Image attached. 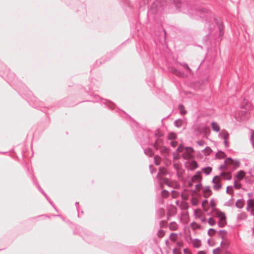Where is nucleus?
I'll list each match as a JSON object with an SVG mask.
<instances>
[{"instance_id":"nucleus-1","label":"nucleus","mask_w":254,"mask_h":254,"mask_svg":"<svg viewBox=\"0 0 254 254\" xmlns=\"http://www.w3.org/2000/svg\"><path fill=\"white\" fill-rule=\"evenodd\" d=\"M214 213L219 219L218 224L220 227H224L226 224V217L224 213L221 212L217 209H215Z\"/></svg>"},{"instance_id":"nucleus-2","label":"nucleus","mask_w":254,"mask_h":254,"mask_svg":"<svg viewBox=\"0 0 254 254\" xmlns=\"http://www.w3.org/2000/svg\"><path fill=\"white\" fill-rule=\"evenodd\" d=\"M202 180V177L201 173L198 172L194 175L191 179V182H189V185L192 186L193 183H200Z\"/></svg>"},{"instance_id":"nucleus-3","label":"nucleus","mask_w":254,"mask_h":254,"mask_svg":"<svg viewBox=\"0 0 254 254\" xmlns=\"http://www.w3.org/2000/svg\"><path fill=\"white\" fill-rule=\"evenodd\" d=\"M193 149L191 147H186L185 149V152L183 154V157L186 159H189L191 157Z\"/></svg>"},{"instance_id":"nucleus-4","label":"nucleus","mask_w":254,"mask_h":254,"mask_svg":"<svg viewBox=\"0 0 254 254\" xmlns=\"http://www.w3.org/2000/svg\"><path fill=\"white\" fill-rule=\"evenodd\" d=\"M220 180H221V179H220V177H219L218 176H215L213 178V179L212 180V182L214 184L213 188L214 189H215L216 190H218L221 188V185L220 183Z\"/></svg>"},{"instance_id":"nucleus-5","label":"nucleus","mask_w":254,"mask_h":254,"mask_svg":"<svg viewBox=\"0 0 254 254\" xmlns=\"http://www.w3.org/2000/svg\"><path fill=\"white\" fill-rule=\"evenodd\" d=\"M212 194V191L209 187H205L203 190V195L205 197H208Z\"/></svg>"},{"instance_id":"nucleus-6","label":"nucleus","mask_w":254,"mask_h":254,"mask_svg":"<svg viewBox=\"0 0 254 254\" xmlns=\"http://www.w3.org/2000/svg\"><path fill=\"white\" fill-rule=\"evenodd\" d=\"M193 246L195 248H199L200 247L201 243L199 240L194 239L191 241Z\"/></svg>"},{"instance_id":"nucleus-7","label":"nucleus","mask_w":254,"mask_h":254,"mask_svg":"<svg viewBox=\"0 0 254 254\" xmlns=\"http://www.w3.org/2000/svg\"><path fill=\"white\" fill-rule=\"evenodd\" d=\"M245 204V201L243 199H239L236 202V206L239 208H242Z\"/></svg>"},{"instance_id":"nucleus-8","label":"nucleus","mask_w":254,"mask_h":254,"mask_svg":"<svg viewBox=\"0 0 254 254\" xmlns=\"http://www.w3.org/2000/svg\"><path fill=\"white\" fill-rule=\"evenodd\" d=\"M221 135L223 138V139L225 140V143H226V140L229 137V133L226 130H222L221 132Z\"/></svg>"},{"instance_id":"nucleus-9","label":"nucleus","mask_w":254,"mask_h":254,"mask_svg":"<svg viewBox=\"0 0 254 254\" xmlns=\"http://www.w3.org/2000/svg\"><path fill=\"white\" fill-rule=\"evenodd\" d=\"M202 212L200 209H197L194 211V215L195 218H200L202 216Z\"/></svg>"},{"instance_id":"nucleus-10","label":"nucleus","mask_w":254,"mask_h":254,"mask_svg":"<svg viewBox=\"0 0 254 254\" xmlns=\"http://www.w3.org/2000/svg\"><path fill=\"white\" fill-rule=\"evenodd\" d=\"M211 127H212V129L214 131H215L216 132L219 131L220 127L217 123H216L215 122H213L211 124Z\"/></svg>"},{"instance_id":"nucleus-11","label":"nucleus","mask_w":254,"mask_h":254,"mask_svg":"<svg viewBox=\"0 0 254 254\" xmlns=\"http://www.w3.org/2000/svg\"><path fill=\"white\" fill-rule=\"evenodd\" d=\"M169 228L173 231L176 230L178 228V224L174 222H171L169 224Z\"/></svg>"},{"instance_id":"nucleus-12","label":"nucleus","mask_w":254,"mask_h":254,"mask_svg":"<svg viewBox=\"0 0 254 254\" xmlns=\"http://www.w3.org/2000/svg\"><path fill=\"white\" fill-rule=\"evenodd\" d=\"M198 167L197 163L195 161H191L190 164V168L191 170H194Z\"/></svg>"},{"instance_id":"nucleus-13","label":"nucleus","mask_w":254,"mask_h":254,"mask_svg":"<svg viewBox=\"0 0 254 254\" xmlns=\"http://www.w3.org/2000/svg\"><path fill=\"white\" fill-rule=\"evenodd\" d=\"M221 176L225 180H230L232 177L231 174L229 173H222Z\"/></svg>"},{"instance_id":"nucleus-14","label":"nucleus","mask_w":254,"mask_h":254,"mask_svg":"<svg viewBox=\"0 0 254 254\" xmlns=\"http://www.w3.org/2000/svg\"><path fill=\"white\" fill-rule=\"evenodd\" d=\"M174 3L177 8H180L182 5V1L181 0H174Z\"/></svg>"},{"instance_id":"nucleus-15","label":"nucleus","mask_w":254,"mask_h":254,"mask_svg":"<svg viewBox=\"0 0 254 254\" xmlns=\"http://www.w3.org/2000/svg\"><path fill=\"white\" fill-rule=\"evenodd\" d=\"M226 156L225 153L222 151H219L216 154L217 158H223Z\"/></svg>"},{"instance_id":"nucleus-16","label":"nucleus","mask_w":254,"mask_h":254,"mask_svg":"<svg viewBox=\"0 0 254 254\" xmlns=\"http://www.w3.org/2000/svg\"><path fill=\"white\" fill-rule=\"evenodd\" d=\"M154 163L156 165H159L161 162V158L157 155H156L154 157Z\"/></svg>"},{"instance_id":"nucleus-17","label":"nucleus","mask_w":254,"mask_h":254,"mask_svg":"<svg viewBox=\"0 0 254 254\" xmlns=\"http://www.w3.org/2000/svg\"><path fill=\"white\" fill-rule=\"evenodd\" d=\"M245 176V172L244 171H240L239 172L238 174H237V177L239 179L241 180L243 178H244Z\"/></svg>"},{"instance_id":"nucleus-18","label":"nucleus","mask_w":254,"mask_h":254,"mask_svg":"<svg viewBox=\"0 0 254 254\" xmlns=\"http://www.w3.org/2000/svg\"><path fill=\"white\" fill-rule=\"evenodd\" d=\"M178 235L175 233H171L170 235V239L173 242H175L177 240Z\"/></svg>"},{"instance_id":"nucleus-19","label":"nucleus","mask_w":254,"mask_h":254,"mask_svg":"<svg viewBox=\"0 0 254 254\" xmlns=\"http://www.w3.org/2000/svg\"><path fill=\"white\" fill-rule=\"evenodd\" d=\"M177 137L176 134L174 132H170L168 134V138L170 140L175 139Z\"/></svg>"},{"instance_id":"nucleus-20","label":"nucleus","mask_w":254,"mask_h":254,"mask_svg":"<svg viewBox=\"0 0 254 254\" xmlns=\"http://www.w3.org/2000/svg\"><path fill=\"white\" fill-rule=\"evenodd\" d=\"M202 171L206 174H209L212 171V168L211 167L204 168L202 169Z\"/></svg>"},{"instance_id":"nucleus-21","label":"nucleus","mask_w":254,"mask_h":254,"mask_svg":"<svg viewBox=\"0 0 254 254\" xmlns=\"http://www.w3.org/2000/svg\"><path fill=\"white\" fill-rule=\"evenodd\" d=\"M173 72L174 74L179 76H183L184 75V73L180 72L177 69H174L173 70Z\"/></svg>"},{"instance_id":"nucleus-22","label":"nucleus","mask_w":254,"mask_h":254,"mask_svg":"<svg viewBox=\"0 0 254 254\" xmlns=\"http://www.w3.org/2000/svg\"><path fill=\"white\" fill-rule=\"evenodd\" d=\"M179 110L180 111V113L182 115H185L186 114L187 111L185 109V107L184 106L180 105L179 107Z\"/></svg>"},{"instance_id":"nucleus-23","label":"nucleus","mask_w":254,"mask_h":254,"mask_svg":"<svg viewBox=\"0 0 254 254\" xmlns=\"http://www.w3.org/2000/svg\"><path fill=\"white\" fill-rule=\"evenodd\" d=\"M191 228L193 230H195V229H198L200 228V226L199 225H198V224H197L195 222H192L191 225Z\"/></svg>"},{"instance_id":"nucleus-24","label":"nucleus","mask_w":254,"mask_h":254,"mask_svg":"<svg viewBox=\"0 0 254 254\" xmlns=\"http://www.w3.org/2000/svg\"><path fill=\"white\" fill-rule=\"evenodd\" d=\"M212 152V150L211 149V148L209 147H206L204 150H203V152L205 154V155H209L210 154V153Z\"/></svg>"},{"instance_id":"nucleus-25","label":"nucleus","mask_w":254,"mask_h":254,"mask_svg":"<svg viewBox=\"0 0 254 254\" xmlns=\"http://www.w3.org/2000/svg\"><path fill=\"white\" fill-rule=\"evenodd\" d=\"M181 65L188 72H189L190 73L191 72V70L190 69V68L189 67V66L187 64H186V63H183V64H181Z\"/></svg>"},{"instance_id":"nucleus-26","label":"nucleus","mask_w":254,"mask_h":254,"mask_svg":"<svg viewBox=\"0 0 254 254\" xmlns=\"http://www.w3.org/2000/svg\"><path fill=\"white\" fill-rule=\"evenodd\" d=\"M166 169L163 167H161L159 169L158 175L160 176V175H164L166 174Z\"/></svg>"},{"instance_id":"nucleus-27","label":"nucleus","mask_w":254,"mask_h":254,"mask_svg":"<svg viewBox=\"0 0 254 254\" xmlns=\"http://www.w3.org/2000/svg\"><path fill=\"white\" fill-rule=\"evenodd\" d=\"M215 232H216V231L214 229H213L212 228H210L208 231V234L210 236H212L215 234Z\"/></svg>"},{"instance_id":"nucleus-28","label":"nucleus","mask_w":254,"mask_h":254,"mask_svg":"<svg viewBox=\"0 0 254 254\" xmlns=\"http://www.w3.org/2000/svg\"><path fill=\"white\" fill-rule=\"evenodd\" d=\"M208 223L211 226H213L215 224V221L212 218H210L208 220Z\"/></svg>"},{"instance_id":"nucleus-29","label":"nucleus","mask_w":254,"mask_h":254,"mask_svg":"<svg viewBox=\"0 0 254 254\" xmlns=\"http://www.w3.org/2000/svg\"><path fill=\"white\" fill-rule=\"evenodd\" d=\"M158 236L160 238H162V237H163L165 235V232L162 230H160L158 232Z\"/></svg>"},{"instance_id":"nucleus-30","label":"nucleus","mask_w":254,"mask_h":254,"mask_svg":"<svg viewBox=\"0 0 254 254\" xmlns=\"http://www.w3.org/2000/svg\"><path fill=\"white\" fill-rule=\"evenodd\" d=\"M225 162L227 165H230L233 163V160L231 158H229L225 160Z\"/></svg>"},{"instance_id":"nucleus-31","label":"nucleus","mask_w":254,"mask_h":254,"mask_svg":"<svg viewBox=\"0 0 254 254\" xmlns=\"http://www.w3.org/2000/svg\"><path fill=\"white\" fill-rule=\"evenodd\" d=\"M164 183L165 184H166L167 185H168L169 186H172V182L169 179H165L164 180Z\"/></svg>"},{"instance_id":"nucleus-32","label":"nucleus","mask_w":254,"mask_h":254,"mask_svg":"<svg viewBox=\"0 0 254 254\" xmlns=\"http://www.w3.org/2000/svg\"><path fill=\"white\" fill-rule=\"evenodd\" d=\"M171 194H172V196L173 197H177V196H179V192H178L177 191H172V192H171Z\"/></svg>"},{"instance_id":"nucleus-33","label":"nucleus","mask_w":254,"mask_h":254,"mask_svg":"<svg viewBox=\"0 0 254 254\" xmlns=\"http://www.w3.org/2000/svg\"><path fill=\"white\" fill-rule=\"evenodd\" d=\"M213 254H221V250L220 248H217L213 251Z\"/></svg>"},{"instance_id":"nucleus-34","label":"nucleus","mask_w":254,"mask_h":254,"mask_svg":"<svg viewBox=\"0 0 254 254\" xmlns=\"http://www.w3.org/2000/svg\"><path fill=\"white\" fill-rule=\"evenodd\" d=\"M234 187L236 189H239L241 188V184L239 182L236 181L235 182Z\"/></svg>"},{"instance_id":"nucleus-35","label":"nucleus","mask_w":254,"mask_h":254,"mask_svg":"<svg viewBox=\"0 0 254 254\" xmlns=\"http://www.w3.org/2000/svg\"><path fill=\"white\" fill-rule=\"evenodd\" d=\"M173 252L174 254H181L180 250L178 249H174Z\"/></svg>"},{"instance_id":"nucleus-36","label":"nucleus","mask_w":254,"mask_h":254,"mask_svg":"<svg viewBox=\"0 0 254 254\" xmlns=\"http://www.w3.org/2000/svg\"><path fill=\"white\" fill-rule=\"evenodd\" d=\"M183 219H184V222L185 223H187L188 222L189 218H188V216L187 214L184 215Z\"/></svg>"},{"instance_id":"nucleus-37","label":"nucleus","mask_w":254,"mask_h":254,"mask_svg":"<svg viewBox=\"0 0 254 254\" xmlns=\"http://www.w3.org/2000/svg\"><path fill=\"white\" fill-rule=\"evenodd\" d=\"M183 150H184V147L182 144L180 145L177 148V151L179 152L183 151Z\"/></svg>"},{"instance_id":"nucleus-38","label":"nucleus","mask_w":254,"mask_h":254,"mask_svg":"<svg viewBox=\"0 0 254 254\" xmlns=\"http://www.w3.org/2000/svg\"><path fill=\"white\" fill-rule=\"evenodd\" d=\"M210 205L212 208H214L216 206V203L213 200H211L210 202Z\"/></svg>"},{"instance_id":"nucleus-39","label":"nucleus","mask_w":254,"mask_h":254,"mask_svg":"<svg viewBox=\"0 0 254 254\" xmlns=\"http://www.w3.org/2000/svg\"><path fill=\"white\" fill-rule=\"evenodd\" d=\"M227 191L229 194H231L233 192V189H232V187H228L227 188Z\"/></svg>"},{"instance_id":"nucleus-40","label":"nucleus","mask_w":254,"mask_h":254,"mask_svg":"<svg viewBox=\"0 0 254 254\" xmlns=\"http://www.w3.org/2000/svg\"><path fill=\"white\" fill-rule=\"evenodd\" d=\"M199 184H197L195 185V189L196 190H197L198 191H199L200 189H201V184L199 183H198Z\"/></svg>"},{"instance_id":"nucleus-41","label":"nucleus","mask_w":254,"mask_h":254,"mask_svg":"<svg viewBox=\"0 0 254 254\" xmlns=\"http://www.w3.org/2000/svg\"><path fill=\"white\" fill-rule=\"evenodd\" d=\"M182 125V121H177L176 122V125L177 127H179L181 126Z\"/></svg>"},{"instance_id":"nucleus-42","label":"nucleus","mask_w":254,"mask_h":254,"mask_svg":"<svg viewBox=\"0 0 254 254\" xmlns=\"http://www.w3.org/2000/svg\"><path fill=\"white\" fill-rule=\"evenodd\" d=\"M170 144L173 147H175L177 146L178 142L176 141L173 140L171 141Z\"/></svg>"},{"instance_id":"nucleus-43","label":"nucleus","mask_w":254,"mask_h":254,"mask_svg":"<svg viewBox=\"0 0 254 254\" xmlns=\"http://www.w3.org/2000/svg\"><path fill=\"white\" fill-rule=\"evenodd\" d=\"M162 194L163 197H167L168 195V192L166 190H163L162 191Z\"/></svg>"},{"instance_id":"nucleus-44","label":"nucleus","mask_w":254,"mask_h":254,"mask_svg":"<svg viewBox=\"0 0 254 254\" xmlns=\"http://www.w3.org/2000/svg\"><path fill=\"white\" fill-rule=\"evenodd\" d=\"M184 252L185 254H191L190 251L188 249H185L184 250Z\"/></svg>"},{"instance_id":"nucleus-45","label":"nucleus","mask_w":254,"mask_h":254,"mask_svg":"<svg viewBox=\"0 0 254 254\" xmlns=\"http://www.w3.org/2000/svg\"><path fill=\"white\" fill-rule=\"evenodd\" d=\"M244 114L245 116L244 117H242L241 120H246L248 119V116H247V113L244 111Z\"/></svg>"},{"instance_id":"nucleus-46","label":"nucleus","mask_w":254,"mask_h":254,"mask_svg":"<svg viewBox=\"0 0 254 254\" xmlns=\"http://www.w3.org/2000/svg\"><path fill=\"white\" fill-rule=\"evenodd\" d=\"M177 245L179 247H182L183 246V243L181 241L177 242Z\"/></svg>"},{"instance_id":"nucleus-47","label":"nucleus","mask_w":254,"mask_h":254,"mask_svg":"<svg viewBox=\"0 0 254 254\" xmlns=\"http://www.w3.org/2000/svg\"><path fill=\"white\" fill-rule=\"evenodd\" d=\"M207 202H208L207 200H204L202 203V207L204 208L205 205H206V203H207Z\"/></svg>"},{"instance_id":"nucleus-48","label":"nucleus","mask_w":254,"mask_h":254,"mask_svg":"<svg viewBox=\"0 0 254 254\" xmlns=\"http://www.w3.org/2000/svg\"><path fill=\"white\" fill-rule=\"evenodd\" d=\"M197 254H206V253L204 251H199L198 252Z\"/></svg>"},{"instance_id":"nucleus-49","label":"nucleus","mask_w":254,"mask_h":254,"mask_svg":"<svg viewBox=\"0 0 254 254\" xmlns=\"http://www.w3.org/2000/svg\"><path fill=\"white\" fill-rule=\"evenodd\" d=\"M192 203L193 205H195L197 203V200L196 199L192 200Z\"/></svg>"},{"instance_id":"nucleus-50","label":"nucleus","mask_w":254,"mask_h":254,"mask_svg":"<svg viewBox=\"0 0 254 254\" xmlns=\"http://www.w3.org/2000/svg\"><path fill=\"white\" fill-rule=\"evenodd\" d=\"M201 220L202 222H203V223H205V221H206V218H205V217H203V218H202L201 219Z\"/></svg>"}]
</instances>
